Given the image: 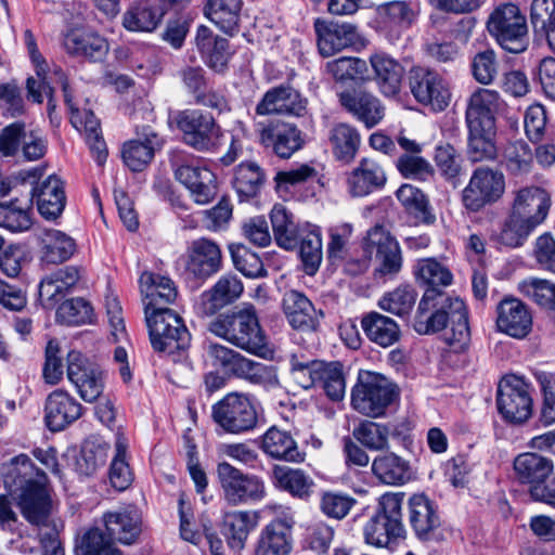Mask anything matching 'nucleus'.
Wrapping results in <instances>:
<instances>
[{
	"label": "nucleus",
	"mask_w": 555,
	"mask_h": 555,
	"mask_svg": "<svg viewBox=\"0 0 555 555\" xmlns=\"http://www.w3.org/2000/svg\"><path fill=\"white\" fill-rule=\"evenodd\" d=\"M36 197L38 211L46 219L57 218L65 208L66 196L62 181L54 175L49 176L40 185L29 194Z\"/></svg>",
	"instance_id": "39"
},
{
	"label": "nucleus",
	"mask_w": 555,
	"mask_h": 555,
	"mask_svg": "<svg viewBox=\"0 0 555 555\" xmlns=\"http://www.w3.org/2000/svg\"><path fill=\"white\" fill-rule=\"evenodd\" d=\"M518 292L541 308L555 310V283L538 278H528L518 283Z\"/></svg>",
	"instance_id": "59"
},
{
	"label": "nucleus",
	"mask_w": 555,
	"mask_h": 555,
	"mask_svg": "<svg viewBox=\"0 0 555 555\" xmlns=\"http://www.w3.org/2000/svg\"><path fill=\"white\" fill-rule=\"evenodd\" d=\"M209 331L247 352L263 356L268 350L266 335L253 306H246L237 312L220 314L211 321Z\"/></svg>",
	"instance_id": "5"
},
{
	"label": "nucleus",
	"mask_w": 555,
	"mask_h": 555,
	"mask_svg": "<svg viewBox=\"0 0 555 555\" xmlns=\"http://www.w3.org/2000/svg\"><path fill=\"white\" fill-rule=\"evenodd\" d=\"M172 122L182 143L197 153L214 154L224 144L225 131L210 112L197 107L179 109Z\"/></svg>",
	"instance_id": "4"
},
{
	"label": "nucleus",
	"mask_w": 555,
	"mask_h": 555,
	"mask_svg": "<svg viewBox=\"0 0 555 555\" xmlns=\"http://www.w3.org/2000/svg\"><path fill=\"white\" fill-rule=\"evenodd\" d=\"M44 412L48 428L52 431H59L81 416L82 406L68 392L57 389L48 396Z\"/></svg>",
	"instance_id": "30"
},
{
	"label": "nucleus",
	"mask_w": 555,
	"mask_h": 555,
	"mask_svg": "<svg viewBox=\"0 0 555 555\" xmlns=\"http://www.w3.org/2000/svg\"><path fill=\"white\" fill-rule=\"evenodd\" d=\"M103 522L109 538L126 545L133 544L141 533L139 516L125 508L105 513Z\"/></svg>",
	"instance_id": "42"
},
{
	"label": "nucleus",
	"mask_w": 555,
	"mask_h": 555,
	"mask_svg": "<svg viewBox=\"0 0 555 555\" xmlns=\"http://www.w3.org/2000/svg\"><path fill=\"white\" fill-rule=\"evenodd\" d=\"M76 555H122L111 539L98 528H90L76 539Z\"/></svg>",
	"instance_id": "60"
},
{
	"label": "nucleus",
	"mask_w": 555,
	"mask_h": 555,
	"mask_svg": "<svg viewBox=\"0 0 555 555\" xmlns=\"http://www.w3.org/2000/svg\"><path fill=\"white\" fill-rule=\"evenodd\" d=\"M434 162L440 176L453 188L462 184L464 159L461 152L449 142H440L435 146Z\"/></svg>",
	"instance_id": "46"
},
{
	"label": "nucleus",
	"mask_w": 555,
	"mask_h": 555,
	"mask_svg": "<svg viewBox=\"0 0 555 555\" xmlns=\"http://www.w3.org/2000/svg\"><path fill=\"white\" fill-rule=\"evenodd\" d=\"M306 112L307 99L288 83H281L267 90L255 107V113L258 116L301 117Z\"/></svg>",
	"instance_id": "21"
},
{
	"label": "nucleus",
	"mask_w": 555,
	"mask_h": 555,
	"mask_svg": "<svg viewBox=\"0 0 555 555\" xmlns=\"http://www.w3.org/2000/svg\"><path fill=\"white\" fill-rule=\"evenodd\" d=\"M408 86L417 103L430 106L435 112L444 111L451 102L448 80L430 67L412 66L408 72Z\"/></svg>",
	"instance_id": "11"
},
{
	"label": "nucleus",
	"mask_w": 555,
	"mask_h": 555,
	"mask_svg": "<svg viewBox=\"0 0 555 555\" xmlns=\"http://www.w3.org/2000/svg\"><path fill=\"white\" fill-rule=\"evenodd\" d=\"M500 100V94L494 90L479 89L474 92L465 112L467 129L496 130L495 115Z\"/></svg>",
	"instance_id": "28"
},
{
	"label": "nucleus",
	"mask_w": 555,
	"mask_h": 555,
	"mask_svg": "<svg viewBox=\"0 0 555 555\" xmlns=\"http://www.w3.org/2000/svg\"><path fill=\"white\" fill-rule=\"evenodd\" d=\"M217 478L222 498L230 506L257 503L267 494L262 478L244 473L225 461L218 463Z\"/></svg>",
	"instance_id": "10"
},
{
	"label": "nucleus",
	"mask_w": 555,
	"mask_h": 555,
	"mask_svg": "<svg viewBox=\"0 0 555 555\" xmlns=\"http://www.w3.org/2000/svg\"><path fill=\"white\" fill-rule=\"evenodd\" d=\"M55 74L59 76L62 91L64 93V102L70 113V124L79 132L85 133L87 144L89 145L98 165H104L107 158V149L101 134L99 119L95 117L92 111L85 109L81 112L74 105L67 76L61 69L56 70Z\"/></svg>",
	"instance_id": "15"
},
{
	"label": "nucleus",
	"mask_w": 555,
	"mask_h": 555,
	"mask_svg": "<svg viewBox=\"0 0 555 555\" xmlns=\"http://www.w3.org/2000/svg\"><path fill=\"white\" fill-rule=\"evenodd\" d=\"M387 182L383 166L371 157H363L346 173L347 190L352 197H364L382 191Z\"/></svg>",
	"instance_id": "24"
},
{
	"label": "nucleus",
	"mask_w": 555,
	"mask_h": 555,
	"mask_svg": "<svg viewBox=\"0 0 555 555\" xmlns=\"http://www.w3.org/2000/svg\"><path fill=\"white\" fill-rule=\"evenodd\" d=\"M259 143L282 159L291 158L305 145L302 131L292 122L274 119L256 125Z\"/></svg>",
	"instance_id": "17"
},
{
	"label": "nucleus",
	"mask_w": 555,
	"mask_h": 555,
	"mask_svg": "<svg viewBox=\"0 0 555 555\" xmlns=\"http://www.w3.org/2000/svg\"><path fill=\"white\" fill-rule=\"evenodd\" d=\"M67 377L86 402L100 398L104 389L103 373L98 364L77 350L67 353Z\"/></svg>",
	"instance_id": "18"
},
{
	"label": "nucleus",
	"mask_w": 555,
	"mask_h": 555,
	"mask_svg": "<svg viewBox=\"0 0 555 555\" xmlns=\"http://www.w3.org/2000/svg\"><path fill=\"white\" fill-rule=\"evenodd\" d=\"M262 450L269 456L287 462H301L302 453L292 435L276 427L269 428L262 437Z\"/></svg>",
	"instance_id": "51"
},
{
	"label": "nucleus",
	"mask_w": 555,
	"mask_h": 555,
	"mask_svg": "<svg viewBox=\"0 0 555 555\" xmlns=\"http://www.w3.org/2000/svg\"><path fill=\"white\" fill-rule=\"evenodd\" d=\"M393 383L379 373L361 371L351 390V405L360 414L377 418L397 399Z\"/></svg>",
	"instance_id": "8"
},
{
	"label": "nucleus",
	"mask_w": 555,
	"mask_h": 555,
	"mask_svg": "<svg viewBox=\"0 0 555 555\" xmlns=\"http://www.w3.org/2000/svg\"><path fill=\"white\" fill-rule=\"evenodd\" d=\"M446 341L455 350L464 349L469 343L467 310L464 301L441 289H426L413 317V330L420 335H433L447 328Z\"/></svg>",
	"instance_id": "3"
},
{
	"label": "nucleus",
	"mask_w": 555,
	"mask_h": 555,
	"mask_svg": "<svg viewBox=\"0 0 555 555\" xmlns=\"http://www.w3.org/2000/svg\"><path fill=\"white\" fill-rule=\"evenodd\" d=\"M80 279V268L75 266L64 267L47 276L39 284L41 300L53 304L64 297Z\"/></svg>",
	"instance_id": "47"
},
{
	"label": "nucleus",
	"mask_w": 555,
	"mask_h": 555,
	"mask_svg": "<svg viewBox=\"0 0 555 555\" xmlns=\"http://www.w3.org/2000/svg\"><path fill=\"white\" fill-rule=\"evenodd\" d=\"M139 284L153 349L167 353L185 349L190 333L182 319L167 308L178 296L175 282L168 276L143 272Z\"/></svg>",
	"instance_id": "2"
},
{
	"label": "nucleus",
	"mask_w": 555,
	"mask_h": 555,
	"mask_svg": "<svg viewBox=\"0 0 555 555\" xmlns=\"http://www.w3.org/2000/svg\"><path fill=\"white\" fill-rule=\"evenodd\" d=\"M404 493H385L378 504L377 512L363 527L364 540L375 547L391 548L404 538L402 524V504Z\"/></svg>",
	"instance_id": "6"
},
{
	"label": "nucleus",
	"mask_w": 555,
	"mask_h": 555,
	"mask_svg": "<svg viewBox=\"0 0 555 555\" xmlns=\"http://www.w3.org/2000/svg\"><path fill=\"white\" fill-rule=\"evenodd\" d=\"M292 547V527L285 520L274 519L261 529L255 555H288Z\"/></svg>",
	"instance_id": "35"
},
{
	"label": "nucleus",
	"mask_w": 555,
	"mask_h": 555,
	"mask_svg": "<svg viewBox=\"0 0 555 555\" xmlns=\"http://www.w3.org/2000/svg\"><path fill=\"white\" fill-rule=\"evenodd\" d=\"M108 447L104 443L87 440L76 459L75 468L82 476L93 475L107 459Z\"/></svg>",
	"instance_id": "64"
},
{
	"label": "nucleus",
	"mask_w": 555,
	"mask_h": 555,
	"mask_svg": "<svg viewBox=\"0 0 555 555\" xmlns=\"http://www.w3.org/2000/svg\"><path fill=\"white\" fill-rule=\"evenodd\" d=\"M374 80L385 96H396L400 92L404 74L403 66L386 53H375L370 57Z\"/></svg>",
	"instance_id": "38"
},
{
	"label": "nucleus",
	"mask_w": 555,
	"mask_h": 555,
	"mask_svg": "<svg viewBox=\"0 0 555 555\" xmlns=\"http://www.w3.org/2000/svg\"><path fill=\"white\" fill-rule=\"evenodd\" d=\"M243 291V283L236 275H222L208 292L202 295L201 312L204 315L215 314L238 299Z\"/></svg>",
	"instance_id": "34"
},
{
	"label": "nucleus",
	"mask_w": 555,
	"mask_h": 555,
	"mask_svg": "<svg viewBox=\"0 0 555 555\" xmlns=\"http://www.w3.org/2000/svg\"><path fill=\"white\" fill-rule=\"evenodd\" d=\"M415 7L410 1H391L383 7L380 23L388 30L390 40L398 39L413 24L416 18Z\"/></svg>",
	"instance_id": "45"
},
{
	"label": "nucleus",
	"mask_w": 555,
	"mask_h": 555,
	"mask_svg": "<svg viewBox=\"0 0 555 555\" xmlns=\"http://www.w3.org/2000/svg\"><path fill=\"white\" fill-rule=\"evenodd\" d=\"M410 525L422 541H441L440 517L435 504L424 494H414L409 501Z\"/></svg>",
	"instance_id": "27"
},
{
	"label": "nucleus",
	"mask_w": 555,
	"mask_h": 555,
	"mask_svg": "<svg viewBox=\"0 0 555 555\" xmlns=\"http://www.w3.org/2000/svg\"><path fill=\"white\" fill-rule=\"evenodd\" d=\"M398 201L406 211L423 223L430 224L436 220L427 195L411 184H402L396 192Z\"/></svg>",
	"instance_id": "57"
},
{
	"label": "nucleus",
	"mask_w": 555,
	"mask_h": 555,
	"mask_svg": "<svg viewBox=\"0 0 555 555\" xmlns=\"http://www.w3.org/2000/svg\"><path fill=\"white\" fill-rule=\"evenodd\" d=\"M551 203V196L544 189L529 186L517 192L512 210L542 223L548 215Z\"/></svg>",
	"instance_id": "40"
},
{
	"label": "nucleus",
	"mask_w": 555,
	"mask_h": 555,
	"mask_svg": "<svg viewBox=\"0 0 555 555\" xmlns=\"http://www.w3.org/2000/svg\"><path fill=\"white\" fill-rule=\"evenodd\" d=\"M273 479L279 489L299 499L309 498L314 486L312 478L305 472L287 466H274Z\"/></svg>",
	"instance_id": "54"
},
{
	"label": "nucleus",
	"mask_w": 555,
	"mask_h": 555,
	"mask_svg": "<svg viewBox=\"0 0 555 555\" xmlns=\"http://www.w3.org/2000/svg\"><path fill=\"white\" fill-rule=\"evenodd\" d=\"M65 51L73 56H81L91 62H101L108 53L107 40L98 33L85 29H69L63 38Z\"/></svg>",
	"instance_id": "31"
},
{
	"label": "nucleus",
	"mask_w": 555,
	"mask_h": 555,
	"mask_svg": "<svg viewBox=\"0 0 555 555\" xmlns=\"http://www.w3.org/2000/svg\"><path fill=\"white\" fill-rule=\"evenodd\" d=\"M169 164L175 178L190 191L196 204H208L217 196V177L198 157L182 149H173L169 152Z\"/></svg>",
	"instance_id": "7"
},
{
	"label": "nucleus",
	"mask_w": 555,
	"mask_h": 555,
	"mask_svg": "<svg viewBox=\"0 0 555 555\" xmlns=\"http://www.w3.org/2000/svg\"><path fill=\"white\" fill-rule=\"evenodd\" d=\"M206 353L212 366L253 384H262L270 375V369L267 365L247 359L223 345L209 343Z\"/></svg>",
	"instance_id": "16"
},
{
	"label": "nucleus",
	"mask_w": 555,
	"mask_h": 555,
	"mask_svg": "<svg viewBox=\"0 0 555 555\" xmlns=\"http://www.w3.org/2000/svg\"><path fill=\"white\" fill-rule=\"evenodd\" d=\"M242 0H207L205 16L223 33L233 36L238 31Z\"/></svg>",
	"instance_id": "44"
},
{
	"label": "nucleus",
	"mask_w": 555,
	"mask_h": 555,
	"mask_svg": "<svg viewBox=\"0 0 555 555\" xmlns=\"http://www.w3.org/2000/svg\"><path fill=\"white\" fill-rule=\"evenodd\" d=\"M495 323L500 332L513 338L522 339L532 330V314L521 300L508 297L498 305Z\"/></svg>",
	"instance_id": "26"
},
{
	"label": "nucleus",
	"mask_w": 555,
	"mask_h": 555,
	"mask_svg": "<svg viewBox=\"0 0 555 555\" xmlns=\"http://www.w3.org/2000/svg\"><path fill=\"white\" fill-rule=\"evenodd\" d=\"M196 49L204 63L216 73H223L232 56L227 38L216 35L208 26L197 27L195 36Z\"/></svg>",
	"instance_id": "29"
},
{
	"label": "nucleus",
	"mask_w": 555,
	"mask_h": 555,
	"mask_svg": "<svg viewBox=\"0 0 555 555\" xmlns=\"http://www.w3.org/2000/svg\"><path fill=\"white\" fill-rule=\"evenodd\" d=\"M328 141L335 159L350 164L358 154L361 135L357 128L341 122L330 130Z\"/></svg>",
	"instance_id": "50"
},
{
	"label": "nucleus",
	"mask_w": 555,
	"mask_h": 555,
	"mask_svg": "<svg viewBox=\"0 0 555 555\" xmlns=\"http://www.w3.org/2000/svg\"><path fill=\"white\" fill-rule=\"evenodd\" d=\"M266 181V172L256 162H242L234 168L232 185L241 201L257 196Z\"/></svg>",
	"instance_id": "49"
},
{
	"label": "nucleus",
	"mask_w": 555,
	"mask_h": 555,
	"mask_svg": "<svg viewBox=\"0 0 555 555\" xmlns=\"http://www.w3.org/2000/svg\"><path fill=\"white\" fill-rule=\"evenodd\" d=\"M416 289L410 284H403L385 293L378 299L377 306L388 313L397 317H405L412 311L416 302Z\"/></svg>",
	"instance_id": "58"
},
{
	"label": "nucleus",
	"mask_w": 555,
	"mask_h": 555,
	"mask_svg": "<svg viewBox=\"0 0 555 555\" xmlns=\"http://www.w3.org/2000/svg\"><path fill=\"white\" fill-rule=\"evenodd\" d=\"M323 361L307 359L304 354L293 353L289 357L291 374L297 385L309 389L320 379Z\"/></svg>",
	"instance_id": "63"
},
{
	"label": "nucleus",
	"mask_w": 555,
	"mask_h": 555,
	"mask_svg": "<svg viewBox=\"0 0 555 555\" xmlns=\"http://www.w3.org/2000/svg\"><path fill=\"white\" fill-rule=\"evenodd\" d=\"M269 217L275 243H322L320 227L297 222L294 214L282 204H275Z\"/></svg>",
	"instance_id": "19"
},
{
	"label": "nucleus",
	"mask_w": 555,
	"mask_h": 555,
	"mask_svg": "<svg viewBox=\"0 0 555 555\" xmlns=\"http://www.w3.org/2000/svg\"><path fill=\"white\" fill-rule=\"evenodd\" d=\"M353 438L372 451H382L389 448V427L372 421H362L352 430Z\"/></svg>",
	"instance_id": "61"
},
{
	"label": "nucleus",
	"mask_w": 555,
	"mask_h": 555,
	"mask_svg": "<svg viewBox=\"0 0 555 555\" xmlns=\"http://www.w3.org/2000/svg\"><path fill=\"white\" fill-rule=\"evenodd\" d=\"M314 30L318 37V49L325 57L354 46L359 39L357 26L350 23L317 20Z\"/></svg>",
	"instance_id": "25"
},
{
	"label": "nucleus",
	"mask_w": 555,
	"mask_h": 555,
	"mask_svg": "<svg viewBox=\"0 0 555 555\" xmlns=\"http://www.w3.org/2000/svg\"><path fill=\"white\" fill-rule=\"evenodd\" d=\"M233 264L247 278H262L267 275L261 256L248 245H230Z\"/></svg>",
	"instance_id": "62"
},
{
	"label": "nucleus",
	"mask_w": 555,
	"mask_h": 555,
	"mask_svg": "<svg viewBox=\"0 0 555 555\" xmlns=\"http://www.w3.org/2000/svg\"><path fill=\"white\" fill-rule=\"evenodd\" d=\"M259 514L255 511H230L223 515V534L233 550H242L249 533L257 527Z\"/></svg>",
	"instance_id": "43"
},
{
	"label": "nucleus",
	"mask_w": 555,
	"mask_h": 555,
	"mask_svg": "<svg viewBox=\"0 0 555 555\" xmlns=\"http://www.w3.org/2000/svg\"><path fill=\"white\" fill-rule=\"evenodd\" d=\"M212 418L225 433L240 435L254 429L257 412L249 396L230 392L212 405Z\"/></svg>",
	"instance_id": "13"
},
{
	"label": "nucleus",
	"mask_w": 555,
	"mask_h": 555,
	"mask_svg": "<svg viewBox=\"0 0 555 555\" xmlns=\"http://www.w3.org/2000/svg\"><path fill=\"white\" fill-rule=\"evenodd\" d=\"M504 191L505 177L501 170L478 166L472 171L469 181L462 191V203L467 210L477 212L498 202Z\"/></svg>",
	"instance_id": "12"
},
{
	"label": "nucleus",
	"mask_w": 555,
	"mask_h": 555,
	"mask_svg": "<svg viewBox=\"0 0 555 555\" xmlns=\"http://www.w3.org/2000/svg\"><path fill=\"white\" fill-rule=\"evenodd\" d=\"M489 34L511 53L524 52L529 43L526 16L513 3L499 5L487 22Z\"/></svg>",
	"instance_id": "9"
},
{
	"label": "nucleus",
	"mask_w": 555,
	"mask_h": 555,
	"mask_svg": "<svg viewBox=\"0 0 555 555\" xmlns=\"http://www.w3.org/2000/svg\"><path fill=\"white\" fill-rule=\"evenodd\" d=\"M137 134L140 139L125 142L121 149L122 162L131 171L146 168L154 158L156 147L162 144L158 134L149 126H143L142 132L137 128Z\"/></svg>",
	"instance_id": "32"
},
{
	"label": "nucleus",
	"mask_w": 555,
	"mask_h": 555,
	"mask_svg": "<svg viewBox=\"0 0 555 555\" xmlns=\"http://www.w3.org/2000/svg\"><path fill=\"white\" fill-rule=\"evenodd\" d=\"M498 155L496 130L467 129L466 156L470 163L494 162Z\"/></svg>",
	"instance_id": "52"
},
{
	"label": "nucleus",
	"mask_w": 555,
	"mask_h": 555,
	"mask_svg": "<svg viewBox=\"0 0 555 555\" xmlns=\"http://www.w3.org/2000/svg\"><path fill=\"white\" fill-rule=\"evenodd\" d=\"M33 199L28 195L23 198H12L8 204H0V227L11 232H23L30 228L29 210Z\"/></svg>",
	"instance_id": "55"
},
{
	"label": "nucleus",
	"mask_w": 555,
	"mask_h": 555,
	"mask_svg": "<svg viewBox=\"0 0 555 555\" xmlns=\"http://www.w3.org/2000/svg\"><path fill=\"white\" fill-rule=\"evenodd\" d=\"M496 405L499 413L509 423L521 424L532 415L530 387L524 378L508 375L499 384Z\"/></svg>",
	"instance_id": "14"
},
{
	"label": "nucleus",
	"mask_w": 555,
	"mask_h": 555,
	"mask_svg": "<svg viewBox=\"0 0 555 555\" xmlns=\"http://www.w3.org/2000/svg\"><path fill=\"white\" fill-rule=\"evenodd\" d=\"M340 105L367 129L377 126L385 116V107L374 94L362 89L346 88L337 92Z\"/></svg>",
	"instance_id": "23"
},
{
	"label": "nucleus",
	"mask_w": 555,
	"mask_h": 555,
	"mask_svg": "<svg viewBox=\"0 0 555 555\" xmlns=\"http://www.w3.org/2000/svg\"><path fill=\"white\" fill-rule=\"evenodd\" d=\"M4 485L23 517L38 526L43 555H64L57 524L51 519L52 489L47 474L35 466L28 455L18 454L7 464Z\"/></svg>",
	"instance_id": "1"
},
{
	"label": "nucleus",
	"mask_w": 555,
	"mask_h": 555,
	"mask_svg": "<svg viewBox=\"0 0 555 555\" xmlns=\"http://www.w3.org/2000/svg\"><path fill=\"white\" fill-rule=\"evenodd\" d=\"M530 22L534 35L546 39L550 49L555 52V0H533Z\"/></svg>",
	"instance_id": "53"
},
{
	"label": "nucleus",
	"mask_w": 555,
	"mask_h": 555,
	"mask_svg": "<svg viewBox=\"0 0 555 555\" xmlns=\"http://www.w3.org/2000/svg\"><path fill=\"white\" fill-rule=\"evenodd\" d=\"M416 281L427 286L426 289H440L453 283V274L448 267L435 258L418 259L414 266Z\"/></svg>",
	"instance_id": "56"
},
{
	"label": "nucleus",
	"mask_w": 555,
	"mask_h": 555,
	"mask_svg": "<svg viewBox=\"0 0 555 555\" xmlns=\"http://www.w3.org/2000/svg\"><path fill=\"white\" fill-rule=\"evenodd\" d=\"M371 470L379 482L387 486H403L413 477L410 462L393 452L376 456Z\"/></svg>",
	"instance_id": "37"
},
{
	"label": "nucleus",
	"mask_w": 555,
	"mask_h": 555,
	"mask_svg": "<svg viewBox=\"0 0 555 555\" xmlns=\"http://www.w3.org/2000/svg\"><path fill=\"white\" fill-rule=\"evenodd\" d=\"M166 11L158 4L141 1L130 7L122 15V25L130 31H154Z\"/></svg>",
	"instance_id": "48"
},
{
	"label": "nucleus",
	"mask_w": 555,
	"mask_h": 555,
	"mask_svg": "<svg viewBox=\"0 0 555 555\" xmlns=\"http://www.w3.org/2000/svg\"><path fill=\"white\" fill-rule=\"evenodd\" d=\"M179 78L194 104L209 107L219 114L230 111L228 99L210 86L207 73L202 66H184L179 70Z\"/></svg>",
	"instance_id": "20"
},
{
	"label": "nucleus",
	"mask_w": 555,
	"mask_h": 555,
	"mask_svg": "<svg viewBox=\"0 0 555 555\" xmlns=\"http://www.w3.org/2000/svg\"><path fill=\"white\" fill-rule=\"evenodd\" d=\"M282 309L289 325L300 331L314 330L323 317L305 294L294 289L284 294Z\"/></svg>",
	"instance_id": "33"
},
{
	"label": "nucleus",
	"mask_w": 555,
	"mask_h": 555,
	"mask_svg": "<svg viewBox=\"0 0 555 555\" xmlns=\"http://www.w3.org/2000/svg\"><path fill=\"white\" fill-rule=\"evenodd\" d=\"M221 263L218 245H193L183 259L185 272L197 280H206L217 273Z\"/></svg>",
	"instance_id": "36"
},
{
	"label": "nucleus",
	"mask_w": 555,
	"mask_h": 555,
	"mask_svg": "<svg viewBox=\"0 0 555 555\" xmlns=\"http://www.w3.org/2000/svg\"><path fill=\"white\" fill-rule=\"evenodd\" d=\"M555 469L554 461L537 451L517 454L512 463L515 481L528 488V493L540 483L547 481Z\"/></svg>",
	"instance_id": "22"
},
{
	"label": "nucleus",
	"mask_w": 555,
	"mask_h": 555,
	"mask_svg": "<svg viewBox=\"0 0 555 555\" xmlns=\"http://www.w3.org/2000/svg\"><path fill=\"white\" fill-rule=\"evenodd\" d=\"M361 327L370 341L383 348L396 344L401 335L400 326L392 318L376 311L362 317Z\"/></svg>",
	"instance_id": "41"
}]
</instances>
